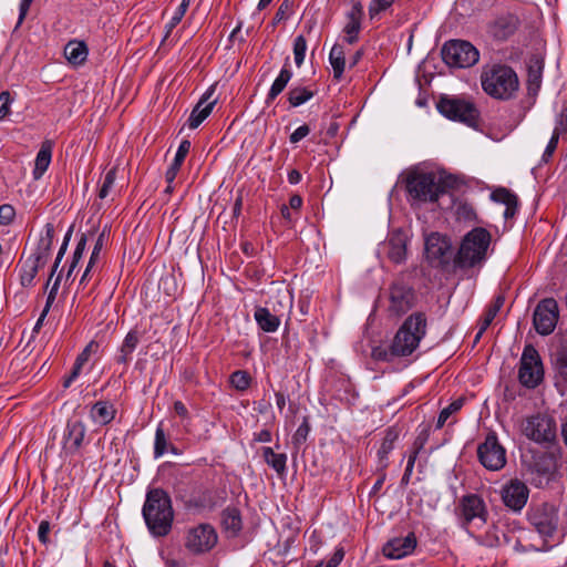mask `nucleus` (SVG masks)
Here are the masks:
<instances>
[{"instance_id":"f257e3e1","label":"nucleus","mask_w":567,"mask_h":567,"mask_svg":"<svg viewBox=\"0 0 567 567\" xmlns=\"http://www.w3.org/2000/svg\"><path fill=\"white\" fill-rule=\"evenodd\" d=\"M143 517L151 534L164 537L172 530L174 511L169 495L161 489H151L143 506Z\"/></svg>"},{"instance_id":"f03ea898","label":"nucleus","mask_w":567,"mask_h":567,"mask_svg":"<svg viewBox=\"0 0 567 567\" xmlns=\"http://www.w3.org/2000/svg\"><path fill=\"white\" fill-rule=\"evenodd\" d=\"M484 92L493 99L508 101L516 96L519 81L516 72L507 65L494 64L481 75Z\"/></svg>"},{"instance_id":"7ed1b4c3","label":"nucleus","mask_w":567,"mask_h":567,"mask_svg":"<svg viewBox=\"0 0 567 567\" xmlns=\"http://www.w3.org/2000/svg\"><path fill=\"white\" fill-rule=\"evenodd\" d=\"M427 320L424 312H413L398 330L392 343L391 353L398 357L412 354L426 334Z\"/></svg>"},{"instance_id":"20e7f679","label":"nucleus","mask_w":567,"mask_h":567,"mask_svg":"<svg viewBox=\"0 0 567 567\" xmlns=\"http://www.w3.org/2000/svg\"><path fill=\"white\" fill-rule=\"evenodd\" d=\"M491 234L483 227L468 231L462 239L454 264L460 268H470L483 261L491 244Z\"/></svg>"},{"instance_id":"39448f33","label":"nucleus","mask_w":567,"mask_h":567,"mask_svg":"<svg viewBox=\"0 0 567 567\" xmlns=\"http://www.w3.org/2000/svg\"><path fill=\"white\" fill-rule=\"evenodd\" d=\"M436 107L449 120L461 122L474 128L480 124V111L468 100L456 96H442Z\"/></svg>"},{"instance_id":"423d86ee","label":"nucleus","mask_w":567,"mask_h":567,"mask_svg":"<svg viewBox=\"0 0 567 567\" xmlns=\"http://www.w3.org/2000/svg\"><path fill=\"white\" fill-rule=\"evenodd\" d=\"M456 515L461 527L468 530L473 525H485L488 519V509L485 501L477 494H466L458 501Z\"/></svg>"},{"instance_id":"0eeeda50","label":"nucleus","mask_w":567,"mask_h":567,"mask_svg":"<svg viewBox=\"0 0 567 567\" xmlns=\"http://www.w3.org/2000/svg\"><path fill=\"white\" fill-rule=\"evenodd\" d=\"M218 542V534L215 527L208 523H200L185 529L183 544L192 555H204L209 553Z\"/></svg>"},{"instance_id":"6e6552de","label":"nucleus","mask_w":567,"mask_h":567,"mask_svg":"<svg viewBox=\"0 0 567 567\" xmlns=\"http://www.w3.org/2000/svg\"><path fill=\"white\" fill-rule=\"evenodd\" d=\"M442 59L450 66L465 69L478 62L480 52L468 41L450 40L442 48Z\"/></svg>"},{"instance_id":"1a4fd4ad","label":"nucleus","mask_w":567,"mask_h":567,"mask_svg":"<svg viewBox=\"0 0 567 567\" xmlns=\"http://www.w3.org/2000/svg\"><path fill=\"white\" fill-rule=\"evenodd\" d=\"M544 378V369L543 363L537 350L528 344L524 348L519 369H518V380L519 382L528 388H536Z\"/></svg>"},{"instance_id":"9d476101","label":"nucleus","mask_w":567,"mask_h":567,"mask_svg":"<svg viewBox=\"0 0 567 567\" xmlns=\"http://www.w3.org/2000/svg\"><path fill=\"white\" fill-rule=\"evenodd\" d=\"M425 258L435 268H446L452 259V244L447 236L440 233H431L425 238Z\"/></svg>"},{"instance_id":"9b49d317","label":"nucleus","mask_w":567,"mask_h":567,"mask_svg":"<svg viewBox=\"0 0 567 567\" xmlns=\"http://www.w3.org/2000/svg\"><path fill=\"white\" fill-rule=\"evenodd\" d=\"M523 433L538 444H551L556 441V422L546 414H536L526 419Z\"/></svg>"},{"instance_id":"f8f14e48","label":"nucleus","mask_w":567,"mask_h":567,"mask_svg":"<svg viewBox=\"0 0 567 567\" xmlns=\"http://www.w3.org/2000/svg\"><path fill=\"white\" fill-rule=\"evenodd\" d=\"M477 457L488 471H499L506 465V450L495 433L487 434L484 442L478 445Z\"/></svg>"},{"instance_id":"ddd939ff","label":"nucleus","mask_w":567,"mask_h":567,"mask_svg":"<svg viewBox=\"0 0 567 567\" xmlns=\"http://www.w3.org/2000/svg\"><path fill=\"white\" fill-rule=\"evenodd\" d=\"M559 317L558 303L554 298H546L536 306L533 322L539 334L547 336L551 333L557 324Z\"/></svg>"},{"instance_id":"4468645a","label":"nucleus","mask_w":567,"mask_h":567,"mask_svg":"<svg viewBox=\"0 0 567 567\" xmlns=\"http://www.w3.org/2000/svg\"><path fill=\"white\" fill-rule=\"evenodd\" d=\"M405 188L413 199L435 202L445 192L446 179H404Z\"/></svg>"},{"instance_id":"2eb2a0df","label":"nucleus","mask_w":567,"mask_h":567,"mask_svg":"<svg viewBox=\"0 0 567 567\" xmlns=\"http://www.w3.org/2000/svg\"><path fill=\"white\" fill-rule=\"evenodd\" d=\"M415 300L416 296L412 287L402 281H395L390 287L389 311L401 316L414 306Z\"/></svg>"},{"instance_id":"dca6fc26","label":"nucleus","mask_w":567,"mask_h":567,"mask_svg":"<svg viewBox=\"0 0 567 567\" xmlns=\"http://www.w3.org/2000/svg\"><path fill=\"white\" fill-rule=\"evenodd\" d=\"M530 523L544 537H551L558 526V514L554 506L544 504L530 515Z\"/></svg>"},{"instance_id":"f3484780","label":"nucleus","mask_w":567,"mask_h":567,"mask_svg":"<svg viewBox=\"0 0 567 567\" xmlns=\"http://www.w3.org/2000/svg\"><path fill=\"white\" fill-rule=\"evenodd\" d=\"M529 489L527 485L517 480H511L502 489V499L508 508L519 512L527 503Z\"/></svg>"},{"instance_id":"a211bd4d","label":"nucleus","mask_w":567,"mask_h":567,"mask_svg":"<svg viewBox=\"0 0 567 567\" xmlns=\"http://www.w3.org/2000/svg\"><path fill=\"white\" fill-rule=\"evenodd\" d=\"M383 251L394 264H402L408 255V236L401 229L391 231L383 244Z\"/></svg>"},{"instance_id":"6ab92c4d","label":"nucleus","mask_w":567,"mask_h":567,"mask_svg":"<svg viewBox=\"0 0 567 567\" xmlns=\"http://www.w3.org/2000/svg\"><path fill=\"white\" fill-rule=\"evenodd\" d=\"M416 545V536L413 532H410L404 537H395L390 539L383 546V554L385 557L391 559H401L411 555L414 551Z\"/></svg>"},{"instance_id":"aec40b11","label":"nucleus","mask_w":567,"mask_h":567,"mask_svg":"<svg viewBox=\"0 0 567 567\" xmlns=\"http://www.w3.org/2000/svg\"><path fill=\"white\" fill-rule=\"evenodd\" d=\"M398 177H458L450 173L436 162L424 161L412 165L400 173Z\"/></svg>"},{"instance_id":"412c9836","label":"nucleus","mask_w":567,"mask_h":567,"mask_svg":"<svg viewBox=\"0 0 567 567\" xmlns=\"http://www.w3.org/2000/svg\"><path fill=\"white\" fill-rule=\"evenodd\" d=\"M363 17V7L360 2L352 4L350 11L347 13V23L343 27L344 41L353 44L359 40L361 31V21Z\"/></svg>"},{"instance_id":"4be33fe9","label":"nucleus","mask_w":567,"mask_h":567,"mask_svg":"<svg viewBox=\"0 0 567 567\" xmlns=\"http://www.w3.org/2000/svg\"><path fill=\"white\" fill-rule=\"evenodd\" d=\"M214 92V86H210L205 94L197 102L188 117V127L192 130L197 128L212 113L216 100L208 101Z\"/></svg>"},{"instance_id":"5701e85b","label":"nucleus","mask_w":567,"mask_h":567,"mask_svg":"<svg viewBox=\"0 0 567 567\" xmlns=\"http://www.w3.org/2000/svg\"><path fill=\"white\" fill-rule=\"evenodd\" d=\"M54 233L55 229L53 224H45L44 233L40 236L34 251L29 257L30 259L43 266L47 264L51 252Z\"/></svg>"},{"instance_id":"b1692460","label":"nucleus","mask_w":567,"mask_h":567,"mask_svg":"<svg viewBox=\"0 0 567 567\" xmlns=\"http://www.w3.org/2000/svg\"><path fill=\"white\" fill-rule=\"evenodd\" d=\"M544 71V60L538 55H533L527 64V92L528 95L536 96L540 86Z\"/></svg>"},{"instance_id":"393cba45","label":"nucleus","mask_w":567,"mask_h":567,"mask_svg":"<svg viewBox=\"0 0 567 567\" xmlns=\"http://www.w3.org/2000/svg\"><path fill=\"white\" fill-rule=\"evenodd\" d=\"M115 405L106 400H100L95 402L90 411L91 420L100 425L110 424L116 416Z\"/></svg>"},{"instance_id":"a878e982","label":"nucleus","mask_w":567,"mask_h":567,"mask_svg":"<svg viewBox=\"0 0 567 567\" xmlns=\"http://www.w3.org/2000/svg\"><path fill=\"white\" fill-rule=\"evenodd\" d=\"M491 199L506 206L504 212L505 219L513 218L517 213L518 198L509 189L497 187L491 193Z\"/></svg>"},{"instance_id":"bb28decb","label":"nucleus","mask_w":567,"mask_h":567,"mask_svg":"<svg viewBox=\"0 0 567 567\" xmlns=\"http://www.w3.org/2000/svg\"><path fill=\"white\" fill-rule=\"evenodd\" d=\"M99 343L94 340L89 342L82 352L76 357L72 371L63 382L64 388H69L71 383L80 375L83 365L89 361L90 357L97 352Z\"/></svg>"},{"instance_id":"cd10ccee","label":"nucleus","mask_w":567,"mask_h":567,"mask_svg":"<svg viewBox=\"0 0 567 567\" xmlns=\"http://www.w3.org/2000/svg\"><path fill=\"white\" fill-rule=\"evenodd\" d=\"M85 426L81 421L69 422L66 425L65 447L71 452H76L84 440Z\"/></svg>"},{"instance_id":"c85d7f7f","label":"nucleus","mask_w":567,"mask_h":567,"mask_svg":"<svg viewBox=\"0 0 567 567\" xmlns=\"http://www.w3.org/2000/svg\"><path fill=\"white\" fill-rule=\"evenodd\" d=\"M221 526L230 536H236L243 528L240 511L235 506L226 507L221 513Z\"/></svg>"},{"instance_id":"c756f323","label":"nucleus","mask_w":567,"mask_h":567,"mask_svg":"<svg viewBox=\"0 0 567 567\" xmlns=\"http://www.w3.org/2000/svg\"><path fill=\"white\" fill-rule=\"evenodd\" d=\"M398 439H399V430L398 429H395V427L386 429L384 437L381 443V446L378 451L379 464L382 470L388 467L389 454L394 449V443Z\"/></svg>"},{"instance_id":"7c9ffc66","label":"nucleus","mask_w":567,"mask_h":567,"mask_svg":"<svg viewBox=\"0 0 567 567\" xmlns=\"http://www.w3.org/2000/svg\"><path fill=\"white\" fill-rule=\"evenodd\" d=\"M254 318L265 332H275L280 326L279 317L271 313L266 307H256Z\"/></svg>"},{"instance_id":"2f4dec72","label":"nucleus","mask_w":567,"mask_h":567,"mask_svg":"<svg viewBox=\"0 0 567 567\" xmlns=\"http://www.w3.org/2000/svg\"><path fill=\"white\" fill-rule=\"evenodd\" d=\"M89 50L83 41L71 40L64 48V55L73 65H81L87 59Z\"/></svg>"},{"instance_id":"473e14b6","label":"nucleus","mask_w":567,"mask_h":567,"mask_svg":"<svg viewBox=\"0 0 567 567\" xmlns=\"http://www.w3.org/2000/svg\"><path fill=\"white\" fill-rule=\"evenodd\" d=\"M515 30L516 20L513 17H501L491 27V33L497 40H506Z\"/></svg>"},{"instance_id":"72a5a7b5","label":"nucleus","mask_w":567,"mask_h":567,"mask_svg":"<svg viewBox=\"0 0 567 567\" xmlns=\"http://www.w3.org/2000/svg\"><path fill=\"white\" fill-rule=\"evenodd\" d=\"M292 78V71L285 65L278 76L275 79L274 83L271 84L268 94L266 96V104L272 103L276 97L286 89L287 84Z\"/></svg>"},{"instance_id":"f704fd0d","label":"nucleus","mask_w":567,"mask_h":567,"mask_svg":"<svg viewBox=\"0 0 567 567\" xmlns=\"http://www.w3.org/2000/svg\"><path fill=\"white\" fill-rule=\"evenodd\" d=\"M168 451L175 455L178 454L177 449L168 442V437L164 431L163 423L161 422L155 431L154 456L155 458H159Z\"/></svg>"},{"instance_id":"c9c22d12","label":"nucleus","mask_w":567,"mask_h":567,"mask_svg":"<svg viewBox=\"0 0 567 567\" xmlns=\"http://www.w3.org/2000/svg\"><path fill=\"white\" fill-rule=\"evenodd\" d=\"M329 62L333 70V78L340 80L346 68V52L343 45L336 43L329 53Z\"/></svg>"},{"instance_id":"e433bc0d","label":"nucleus","mask_w":567,"mask_h":567,"mask_svg":"<svg viewBox=\"0 0 567 567\" xmlns=\"http://www.w3.org/2000/svg\"><path fill=\"white\" fill-rule=\"evenodd\" d=\"M262 456L265 462L277 472L278 475H284L287 470V455L284 453H275L271 447H262Z\"/></svg>"},{"instance_id":"4c0bfd02","label":"nucleus","mask_w":567,"mask_h":567,"mask_svg":"<svg viewBox=\"0 0 567 567\" xmlns=\"http://www.w3.org/2000/svg\"><path fill=\"white\" fill-rule=\"evenodd\" d=\"M315 94L316 91L309 86H295L289 90L287 99L290 107H298L311 100Z\"/></svg>"},{"instance_id":"58836bf2","label":"nucleus","mask_w":567,"mask_h":567,"mask_svg":"<svg viewBox=\"0 0 567 567\" xmlns=\"http://www.w3.org/2000/svg\"><path fill=\"white\" fill-rule=\"evenodd\" d=\"M52 157V150L50 145L43 144L35 157V165L33 169L34 177H41L48 169Z\"/></svg>"},{"instance_id":"ea45409f","label":"nucleus","mask_w":567,"mask_h":567,"mask_svg":"<svg viewBox=\"0 0 567 567\" xmlns=\"http://www.w3.org/2000/svg\"><path fill=\"white\" fill-rule=\"evenodd\" d=\"M190 150V142L183 140L177 148L172 165L167 168L166 177H175Z\"/></svg>"},{"instance_id":"a19ab883","label":"nucleus","mask_w":567,"mask_h":567,"mask_svg":"<svg viewBox=\"0 0 567 567\" xmlns=\"http://www.w3.org/2000/svg\"><path fill=\"white\" fill-rule=\"evenodd\" d=\"M43 265L35 262L28 258L20 269V284L22 287H30L33 285V280Z\"/></svg>"},{"instance_id":"79ce46f5","label":"nucleus","mask_w":567,"mask_h":567,"mask_svg":"<svg viewBox=\"0 0 567 567\" xmlns=\"http://www.w3.org/2000/svg\"><path fill=\"white\" fill-rule=\"evenodd\" d=\"M504 303L505 297L503 295H498L494 298L493 302L487 307L481 320V331L486 330L491 326L499 310L503 308Z\"/></svg>"},{"instance_id":"37998d69","label":"nucleus","mask_w":567,"mask_h":567,"mask_svg":"<svg viewBox=\"0 0 567 567\" xmlns=\"http://www.w3.org/2000/svg\"><path fill=\"white\" fill-rule=\"evenodd\" d=\"M103 246H104V231H102L99 235V237H97V239L95 241V245H94V248L92 250L89 264H87V266H86V268L84 270V274L81 277L80 285H83L89 279L90 272L94 269L96 262L100 259V254H101V251L103 249Z\"/></svg>"},{"instance_id":"c03bdc74","label":"nucleus","mask_w":567,"mask_h":567,"mask_svg":"<svg viewBox=\"0 0 567 567\" xmlns=\"http://www.w3.org/2000/svg\"><path fill=\"white\" fill-rule=\"evenodd\" d=\"M535 468L540 474H551L556 468L554 453L545 452L535 460Z\"/></svg>"},{"instance_id":"a18cd8bd","label":"nucleus","mask_w":567,"mask_h":567,"mask_svg":"<svg viewBox=\"0 0 567 567\" xmlns=\"http://www.w3.org/2000/svg\"><path fill=\"white\" fill-rule=\"evenodd\" d=\"M463 405H464V399L458 398L455 401H453L452 403H450L446 408H444L439 414L437 422H436V429L443 427L445 425V423L447 422V420L451 417V415L458 412Z\"/></svg>"},{"instance_id":"49530a36","label":"nucleus","mask_w":567,"mask_h":567,"mask_svg":"<svg viewBox=\"0 0 567 567\" xmlns=\"http://www.w3.org/2000/svg\"><path fill=\"white\" fill-rule=\"evenodd\" d=\"M501 535L504 536L503 533L498 529L497 526L493 525L487 529V532L477 538L481 545L486 547H497L501 545Z\"/></svg>"},{"instance_id":"de8ad7c7","label":"nucleus","mask_w":567,"mask_h":567,"mask_svg":"<svg viewBox=\"0 0 567 567\" xmlns=\"http://www.w3.org/2000/svg\"><path fill=\"white\" fill-rule=\"evenodd\" d=\"M229 381L236 390L245 391L249 388L251 378L247 371L237 370L230 374Z\"/></svg>"},{"instance_id":"09e8293b","label":"nucleus","mask_w":567,"mask_h":567,"mask_svg":"<svg viewBox=\"0 0 567 567\" xmlns=\"http://www.w3.org/2000/svg\"><path fill=\"white\" fill-rule=\"evenodd\" d=\"M190 0H182V2L178 4V7L175 9L169 22L166 24V35H168L174 28L177 27V24L182 21L184 18L188 7H189Z\"/></svg>"},{"instance_id":"8fccbe9b","label":"nucleus","mask_w":567,"mask_h":567,"mask_svg":"<svg viewBox=\"0 0 567 567\" xmlns=\"http://www.w3.org/2000/svg\"><path fill=\"white\" fill-rule=\"evenodd\" d=\"M310 433V424L307 417L303 419L302 423L298 426L295 434L292 435V445L298 451L307 441Z\"/></svg>"},{"instance_id":"3c124183","label":"nucleus","mask_w":567,"mask_h":567,"mask_svg":"<svg viewBox=\"0 0 567 567\" xmlns=\"http://www.w3.org/2000/svg\"><path fill=\"white\" fill-rule=\"evenodd\" d=\"M307 51V40L302 34H299L293 40V58L295 63L299 68L303 63Z\"/></svg>"},{"instance_id":"603ef678","label":"nucleus","mask_w":567,"mask_h":567,"mask_svg":"<svg viewBox=\"0 0 567 567\" xmlns=\"http://www.w3.org/2000/svg\"><path fill=\"white\" fill-rule=\"evenodd\" d=\"M458 220L474 221L476 220V212L468 203H460L455 210Z\"/></svg>"},{"instance_id":"864d4df0","label":"nucleus","mask_w":567,"mask_h":567,"mask_svg":"<svg viewBox=\"0 0 567 567\" xmlns=\"http://www.w3.org/2000/svg\"><path fill=\"white\" fill-rule=\"evenodd\" d=\"M292 9V1L291 0H281V3L274 17L272 24L276 25L277 23L281 22L282 20H286Z\"/></svg>"},{"instance_id":"5fc2aeb1","label":"nucleus","mask_w":567,"mask_h":567,"mask_svg":"<svg viewBox=\"0 0 567 567\" xmlns=\"http://www.w3.org/2000/svg\"><path fill=\"white\" fill-rule=\"evenodd\" d=\"M394 0H371L369 4V16L373 19L380 12L389 9L393 4Z\"/></svg>"},{"instance_id":"6e6d98bb","label":"nucleus","mask_w":567,"mask_h":567,"mask_svg":"<svg viewBox=\"0 0 567 567\" xmlns=\"http://www.w3.org/2000/svg\"><path fill=\"white\" fill-rule=\"evenodd\" d=\"M141 338L142 332L136 328L132 329L126 333L122 344L134 352L137 344L140 343Z\"/></svg>"},{"instance_id":"4d7b16f0","label":"nucleus","mask_w":567,"mask_h":567,"mask_svg":"<svg viewBox=\"0 0 567 567\" xmlns=\"http://www.w3.org/2000/svg\"><path fill=\"white\" fill-rule=\"evenodd\" d=\"M554 132H558V136L563 135L567 138V105L561 109V112L557 117Z\"/></svg>"},{"instance_id":"13d9d810","label":"nucleus","mask_w":567,"mask_h":567,"mask_svg":"<svg viewBox=\"0 0 567 567\" xmlns=\"http://www.w3.org/2000/svg\"><path fill=\"white\" fill-rule=\"evenodd\" d=\"M70 235H71V230L68 231V234L65 235V238H64V241L63 244L61 245L60 249H59V252L56 255V258H55V261L53 264V267H52V270H51V274H50V277H49V280L47 282V286L49 285L51 278L53 277L54 272L56 271L65 251H66V248H68V241H69V238H70Z\"/></svg>"},{"instance_id":"bf43d9fd","label":"nucleus","mask_w":567,"mask_h":567,"mask_svg":"<svg viewBox=\"0 0 567 567\" xmlns=\"http://www.w3.org/2000/svg\"><path fill=\"white\" fill-rule=\"evenodd\" d=\"M11 102L10 92L3 91L0 93V121L9 114Z\"/></svg>"},{"instance_id":"052dcab7","label":"nucleus","mask_w":567,"mask_h":567,"mask_svg":"<svg viewBox=\"0 0 567 567\" xmlns=\"http://www.w3.org/2000/svg\"><path fill=\"white\" fill-rule=\"evenodd\" d=\"M14 208L9 204H3L0 206V224L9 225L14 218Z\"/></svg>"},{"instance_id":"680f3d73","label":"nucleus","mask_w":567,"mask_h":567,"mask_svg":"<svg viewBox=\"0 0 567 567\" xmlns=\"http://www.w3.org/2000/svg\"><path fill=\"white\" fill-rule=\"evenodd\" d=\"M59 286H60V276L56 277L54 284L52 285L49 293H48V297H47V302H45V306L43 308L42 311H44V315H48V312L50 311V308L52 306V303L54 302L55 300V297H56V293H58V290H59Z\"/></svg>"},{"instance_id":"e2e57ef3","label":"nucleus","mask_w":567,"mask_h":567,"mask_svg":"<svg viewBox=\"0 0 567 567\" xmlns=\"http://www.w3.org/2000/svg\"><path fill=\"white\" fill-rule=\"evenodd\" d=\"M372 355L374 359L383 361H392L394 358L398 357L391 353V346L388 349L381 347L374 348L372 351Z\"/></svg>"},{"instance_id":"0e129e2a","label":"nucleus","mask_w":567,"mask_h":567,"mask_svg":"<svg viewBox=\"0 0 567 567\" xmlns=\"http://www.w3.org/2000/svg\"><path fill=\"white\" fill-rule=\"evenodd\" d=\"M310 133V127L307 124H303L299 127H297L290 135L289 141L292 144H296L300 142L302 138H305Z\"/></svg>"},{"instance_id":"69168bd1","label":"nucleus","mask_w":567,"mask_h":567,"mask_svg":"<svg viewBox=\"0 0 567 567\" xmlns=\"http://www.w3.org/2000/svg\"><path fill=\"white\" fill-rule=\"evenodd\" d=\"M50 530H51V526H50V522L49 520H42L40 524H39V528H38V537H39V540L43 544V545H47L49 543V534H50Z\"/></svg>"},{"instance_id":"338daca9","label":"nucleus","mask_w":567,"mask_h":567,"mask_svg":"<svg viewBox=\"0 0 567 567\" xmlns=\"http://www.w3.org/2000/svg\"><path fill=\"white\" fill-rule=\"evenodd\" d=\"M133 351L121 344L118 354L115 357V361L118 364L127 365L132 360Z\"/></svg>"},{"instance_id":"774afa93","label":"nucleus","mask_w":567,"mask_h":567,"mask_svg":"<svg viewBox=\"0 0 567 567\" xmlns=\"http://www.w3.org/2000/svg\"><path fill=\"white\" fill-rule=\"evenodd\" d=\"M556 368L559 375L567 381V351L559 354L556 361Z\"/></svg>"}]
</instances>
